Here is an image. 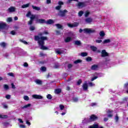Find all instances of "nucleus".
I'll return each instance as SVG.
<instances>
[{"label": "nucleus", "instance_id": "1", "mask_svg": "<svg viewBox=\"0 0 128 128\" xmlns=\"http://www.w3.org/2000/svg\"><path fill=\"white\" fill-rule=\"evenodd\" d=\"M44 36V32H40L38 34V36H34V40L37 42L38 46H40V50H48V48L44 46V40H48V37L42 36Z\"/></svg>", "mask_w": 128, "mask_h": 128}, {"label": "nucleus", "instance_id": "2", "mask_svg": "<svg viewBox=\"0 0 128 128\" xmlns=\"http://www.w3.org/2000/svg\"><path fill=\"white\" fill-rule=\"evenodd\" d=\"M84 32V34H94L96 30L92 28H85L84 30L80 28L79 30V32L82 34Z\"/></svg>", "mask_w": 128, "mask_h": 128}, {"label": "nucleus", "instance_id": "3", "mask_svg": "<svg viewBox=\"0 0 128 128\" xmlns=\"http://www.w3.org/2000/svg\"><path fill=\"white\" fill-rule=\"evenodd\" d=\"M26 16H27V18H30V20L28 22V24L32 26V22H34V20L36 18V15L32 14V12H30V11H28L26 14Z\"/></svg>", "mask_w": 128, "mask_h": 128}, {"label": "nucleus", "instance_id": "4", "mask_svg": "<svg viewBox=\"0 0 128 128\" xmlns=\"http://www.w3.org/2000/svg\"><path fill=\"white\" fill-rule=\"evenodd\" d=\"M68 12V10H60L59 12H58V16H61V18H64V16H66V14Z\"/></svg>", "mask_w": 128, "mask_h": 128}, {"label": "nucleus", "instance_id": "5", "mask_svg": "<svg viewBox=\"0 0 128 128\" xmlns=\"http://www.w3.org/2000/svg\"><path fill=\"white\" fill-rule=\"evenodd\" d=\"M68 26V28H76V26H78V23L75 22L73 24H72L70 23H68L67 24Z\"/></svg>", "mask_w": 128, "mask_h": 128}, {"label": "nucleus", "instance_id": "6", "mask_svg": "<svg viewBox=\"0 0 128 128\" xmlns=\"http://www.w3.org/2000/svg\"><path fill=\"white\" fill-rule=\"evenodd\" d=\"M87 6L88 4H86V2H78L77 6L79 8H84Z\"/></svg>", "mask_w": 128, "mask_h": 128}, {"label": "nucleus", "instance_id": "7", "mask_svg": "<svg viewBox=\"0 0 128 128\" xmlns=\"http://www.w3.org/2000/svg\"><path fill=\"white\" fill-rule=\"evenodd\" d=\"M110 56V54L108 53V52H106V50H102L101 56L102 58H106V56Z\"/></svg>", "mask_w": 128, "mask_h": 128}, {"label": "nucleus", "instance_id": "8", "mask_svg": "<svg viewBox=\"0 0 128 128\" xmlns=\"http://www.w3.org/2000/svg\"><path fill=\"white\" fill-rule=\"evenodd\" d=\"M98 118L94 114H92L90 116V122H94V120H96Z\"/></svg>", "mask_w": 128, "mask_h": 128}, {"label": "nucleus", "instance_id": "9", "mask_svg": "<svg viewBox=\"0 0 128 128\" xmlns=\"http://www.w3.org/2000/svg\"><path fill=\"white\" fill-rule=\"evenodd\" d=\"M82 87L84 90H88V82H85V83H84L82 84Z\"/></svg>", "mask_w": 128, "mask_h": 128}, {"label": "nucleus", "instance_id": "10", "mask_svg": "<svg viewBox=\"0 0 128 128\" xmlns=\"http://www.w3.org/2000/svg\"><path fill=\"white\" fill-rule=\"evenodd\" d=\"M33 98H35L36 100H42V96L40 95L34 94L32 96Z\"/></svg>", "mask_w": 128, "mask_h": 128}, {"label": "nucleus", "instance_id": "11", "mask_svg": "<svg viewBox=\"0 0 128 128\" xmlns=\"http://www.w3.org/2000/svg\"><path fill=\"white\" fill-rule=\"evenodd\" d=\"M98 68V64H94L90 68V70H96Z\"/></svg>", "mask_w": 128, "mask_h": 128}, {"label": "nucleus", "instance_id": "12", "mask_svg": "<svg viewBox=\"0 0 128 128\" xmlns=\"http://www.w3.org/2000/svg\"><path fill=\"white\" fill-rule=\"evenodd\" d=\"M85 22H87V24H90V22H92V18H88L85 20Z\"/></svg>", "mask_w": 128, "mask_h": 128}, {"label": "nucleus", "instance_id": "13", "mask_svg": "<svg viewBox=\"0 0 128 128\" xmlns=\"http://www.w3.org/2000/svg\"><path fill=\"white\" fill-rule=\"evenodd\" d=\"M8 10L10 12H16V8L10 6V8H8Z\"/></svg>", "mask_w": 128, "mask_h": 128}, {"label": "nucleus", "instance_id": "14", "mask_svg": "<svg viewBox=\"0 0 128 128\" xmlns=\"http://www.w3.org/2000/svg\"><path fill=\"white\" fill-rule=\"evenodd\" d=\"M37 22H38L39 24H46V21L44 19H38L37 20Z\"/></svg>", "mask_w": 128, "mask_h": 128}, {"label": "nucleus", "instance_id": "15", "mask_svg": "<svg viewBox=\"0 0 128 128\" xmlns=\"http://www.w3.org/2000/svg\"><path fill=\"white\" fill-rule=\"evenodd\" d=\"M54 20L52 19H50L46 21V23L47 24H54Z\"/></svg>", "mask_w": 128, "mask_h": 128}, {"label": "nucleus", "instance_id": "16", "mask_svg": "<svg viewBox=\"0 0 128 128\" xmlns=\"http://www.w3.org/2000/svg\"><path fill=\"white\" fill-rule=\"evenodd\" d=\"M64 42H72V37L68 36L64 39Z\"/></svg>", "mask_w": 128, "mask_h": 128}, {"label": "nucleus", "instance_id": "17", "mask_svg": "<svg viewBox=\"0 0 128 128\" xmlns=\"http://www.w3.org/2000/svg\"><path fill=\"white\" fill-rule=\"evenodd\" d=\"M32 106V104H26V105L21 107V108L22 110H24V108H30V106Z\"/></svg>", "mask_w": 128, "mask_h": 128}, {"label": "nucleus", "instance_id": "18", "mask_svg": "<svg viewBox=\"0 0 128 128\" xmlns=\"http://www.w3.org/2000/svg\"><path fill=\"white\" fill-rule=\"evenodd\" d=\"M32 8L33 10H38V12L40 10V8L36 6H34V5H32Z\"/></svg>", "mask_w": 128, "mask_h": 128}, {"label": "nucleus", "instance_id": "19", "mask_svg": "<svg viewBox=\"0 0 128 128\" xmlns=\"http://www.w3.org/2000/svg\"><path fill=\"white\" fill-rule=\"evenodd\" d=\"M56 26L58 28L64 30V28H62V26L60 24H56Z\"/></svg>", "mask_w": 128, "mask_h": 128}, {"label": "nucleus", "instance_id": "20", "mask_svg": "<svg viewBox=\"0 0 128 128\" xmlns=\"http://www.w3.org/2000/svg\"><path fill=\"white\" fill-rule=\"evenodd\" d=\"M88 128H98V124H94L92 126H90Z\"/></svg>", "mask_w": 128, "mask_h": 128}, {"label": "nucleus", "instance_id": "21", "mask_svg": "<svg viewBox=\"0 0 128 128\" xmlns=\"http://www.w3.org/2000/svg\"><path fill=\"white\" fill-rule=\"evenodd\" d=\"M35 82L37 84H42V81L41 80H36L35 81Z\"/></svg>", "mask_w": 128, "mask_h": 128}, {"label": "nucleus", "instance_id": "22", "mask_svg": "<svg viewBox=\"0 0 128 128\" xmlns=\"http://www.w3.org/2000/svg\"><path fill=\"white\" fill-rule=\"evenodd\" d=\"M74 44L76 46H80L82 44V42H80V40H75L74 41Z\"/></svg>", "mask_w": 128, "mask_h": 128}, {"label": "nucleus", "instance_id": "23", "mask_svg": "<svg viewBox=\"0 0 128 128\" xmlns=\"http://www.w3.org/2000/svg\"><path fill=\"white\" fill-rule=\"evenodd\" d=\"M90 49L92 52H96V50H98V48L94 46H90Z\"/></svg>", "mask_w": 128, "mask_h": 128}, {"label": "nucleus", "instance_id": "24", "mask_svg": "<svg viewBox=\"0 0 128 128\" xmlns=\"http://www.w3.org/2000/svg\"><path fill=\"white\" fill-rule=\"evenodd\" d=\"M62 92V90L60 88H57L55 90V93H56L57 94H60Z\"/></svg>", "mask_w": 128, "mask_h": 128}, {"label": "nucleus", "instance_id": "25", "mask_svg": "<svg viewBox=\"0 0 128 128\" xmlns=\"http://www.w3.org/2000/svg\"><path fill=\"white\" fill-rule=\"evenodd\" d=\"M28 6H30V3L22 5V8H28Z\"/></svg>", "mask_w": 128, "mask_h": 128}, {"label": "nucleus", "instance_id": "26", "mask_svg": "<svg viewBox=\"0 0 128 128\" xmlns=\"http://www.w3.org/2000/svg\"><path fill=\"white\" fill-rule=\"evenodd\" d=\"M55 52L57 54H62V52L60 51V49H58V48L56 49Z\"/></svg>", "mask_w": 128, "mask_h": 128}, {"label": "nucleus", "instance_id": "27", "mask_svg": "<svg viewBox=\"0 0 128 128\" xmlns=\"http://www.w3.org/2000/svg\"><path fill=\"white\" fill-rule=\"evenodd\" d=\"M109 42H110V39H106L104 40L103 42V44H109Z\"/></svg>", "mask_w": 128, "mask_h": 128}, {"label": "nucleus", "instance_id": "28", "mask_svg": "<svg viewBox=\"0 0 128 128\" xmlns=\"http://www.w3.org/2000/svg\"><path fill=\"white\" fill-rule=\"evenodd\" d=\"M82 60H77L74 62V64H80V62H82Z\"/></svg>", "mask_w": 128, "mask_h": 128}, {"label": "nucleus", "instance_id": "29", "mask_svg": "<svg viewBox=\"0 0 128 128\" xmlns=\"http://www.w3.org/2000/svg\"><path fill=\"white\" fill-rule=\"evenodd\" d=\"M8 118V115L0 114V118Z\"/></svg>", "mask_w": 128, "mask_h": 128}, {"label": "nucleus", "instance_id": "30", "mask_svg": "<svg viewBox=\"0 0 128 128\" xmlns=\"http://www.w3.org/2000/svg\"><path fill=\"white\" fill-rule=\"evenodd\" d=\"M81 56H88V52H82L81 53Z\"/></svg>", "mask_w": 128, "mask_h": 128}, {"label": "nucleus", "instance_id": "31", "mask_svg": "<svg viewBox=\"0 0 128 128\" xmlns=\"http://www.w3.org/2000/svg\"><path fill=\"white\" fill-rule=\"evenodd\" d=\"M92 57L90 56H88L86 58V61L90 62H92Z\"/></svg>", "mask_w": 128, "mask_h": 128}, {"label": "nucleus", "instance_id": "32", "mask_svg": "<svg viewBox=\"0 0 128 128\" xmlns=\"http://www.w3.org/2000/svg\"><path fill=\"white\" fill-rule=\"evenodd\" d=\"M82 82V79H80L76 82L77 86H80Z\"/></svg>", "mask_w": 128, "mask_h": 128}, {"label": "nucleus", "instance_id": "33", "mask_svg": "<svg viewBox=\"0 0 128 128\" xmlns=\"http://www.w3.org/2000/svg\"><path fill=\"white\" fill-rule=\"evenodd\" d=\"M105 35H106V34L104 33V31L100 32V36L104 37Z\"/></svg>", "mask_w": 128, "mask_h": 128}, {"label": "nucleus", "instance_id": "34", "mask_svg": "<svg viewBox=\"0 0 128 128\" xmlns=\"http://www.w3.org/2000/svg\"><path fill=\"white\" fill-rule=\"evenodd\" d=\"M0 45L2 48H6V42H2V43H0Z\"/></svg>", "mask_w": 128, "mask_h": 128}, {"label": "nucleus", "instance_id": "35", "mask_svg": "<svg viewBox=\"0 0 128 128\" xmlns=\"http://www.w3.org/2000/svg\"><path fill=\"white\" fill-rule=\"evenodd\" d=\"M36 30V27H34V26H31L30 27V30L31 32H32V30Z\"/></svg>", "mask_w": 128, "mask_h": 128}, {"label": "nucleus", "instance_id": "36", "mask_svg": "<svg viewBox=\"0 0 128 128\" xmlns=\"http://www.w3.org/2000/svg\"><path fill=\"white\" fill-rule=\"evenodd\" d=\"M46 98L48 100H52V96L50 95V94H48L46 96Z\"/></svg>", "mask_w": 128, "mask_h": 128}, {"label": "nucleus", "instance_id": "37", "mask_svg": "<svg viewBox=\"0 0 128 128\" xmlns=\"http://www.w3.org/2000/svg\"><path fill=\"white\" fill-rule=\"evenodd\" d=\"M10 34H12V36H16V31L14 30H12L10 32Z\"/></svg>", "mask_w": 128, "mask_h": 128}, {"label": "nucleus", "instance_id": "38", "mask_svg": "<svg viewBox=\"0 0 128 128\" xmlns=\"http://www.w3.org/2000/svg\"><path fill=\"white\" fill-rule=\"evenodd\" d=\"M24 100H30V98H28V96H24Z\"/></svg>", "mask_w": 128, "mask_h": 128}, {"label": "nucleus", "instance_id": "39", "mask_svg": "<svg viewBox=\"0 0 128 128\" xmlns=\"http://www.w3.org/2000/svg\"><path fill=\"white\" fill-rule=\"evenodd\" d=\"M20 42H22L24 44H28V42H26V41L23 40L22 39H20Z\"/></svg>", "mask_w": 128, "mask_h": 128}, {"label": "nucleus", "instance_id": "40", "mask_svg": "<svg viewBox=\"0 0 128 128\" xmlns=\"http://www.w3.org/2000/svg\"><path fill=\"white\" fill-rule=\"evenodd\" d=\"M40 70L42 72H46V68L45 66H42L41 67Z\"/></svg>", "mask_w": 128, "mask_h": 128}, {"label": "nucleus", "instance_id": "41", "mask_svg": "<svg viewBox=\"0 0 128 128\" xmlns=\"http://www.w3.org/2000/svg\"><path fill=\"white\" fill-rule=\"evenodd\" d=\"M55 8L57 10H60V8H62V6H60V5L58 6H56Z\"/></svg>", "mask_w": 128, "mask_h": 128}, {"label": "nucleus", "instance_id": "42", "mask_svg": "<svg viewBox=\"0 0 128 128\" xmlns=\"http://www.w3.org/2000/svg\"><path fill=\"white\" fill-rule=\"evenodd\" d=\"M7 22H12V18H7Z\"/></svg>", "mask_w": 128, "mask_h": 128}, {"label": "nucleus", "instance_id": "43", "mask_svg": "<svg viewBox=\"0 0 128 128\" xmlns=\"http://www.w3.org/2000/svg\"><path fill=\"white\" fill-rule=\"evenodd\" d=\"M78 14L79 16H82V14H84V12L83 11H80Z\"/></svg>", "mask_w": 128, "mask_h": 128}, {"label": "nucleus", "instance_id": "44", "mask_svg": "<svg viewBox=\"0 0 128 128\" xmlns=\"http://www.w3.org/2000/svg\"><path fill=\"white\" fill-rule=\"evenodd\" d=\"M60 110H62L64 108V106L62 104H60L59 106Z\"/></svg>", "mask_w": 128, "mask_h": 128}, {"label": "nucleus", "instance_id": "45", "mask_svg": "<svg viewBox=\"0 0 128 128\" xmlns=\"http://www.w3.org/2000/svg\"><path fill=\"white\" fill-rule=\"evenodd\" d=\"M118 120H119L118 116V114H116L115 116V120L117 122H118Z\"/></svg>", "mask_w": 128, "mask_h": 128}, {"label": "nucleus", "instance_id": "46", "mask_svg": "<svg viewBox=\"0 0 128 128\" xmlns=\"http://www.w3.org/2000/svg\"><path fill=\"white\" fill-rule=\"evenodd\" d=\"M4 88L5 90H8V88H10L8 85V84H4Z\"/></svg>", "mask_w": 128, "mask_h": 128}, {"label": "nucleus", "instance_id": "47", "mask_svg": "<svg viewBox=\"0 0 128 128\" xmlns=\"http://www.w3.org/2000/svg\"><path fill=\"white\" fill-rule=\"evenodd\" d=\"M88 16H90V12L86 11L85 12V16H86V18H88Z\"/></svg>", "mask_w": 128, "mask_h": 128}, {"label": "nucleus", "instance_id": "48", "mask_svg": "<svg viewBox=\"0 0 128 128\" xmlns=\"http://www.w3.org/2000/svg\"><path fill=\"white\" fill-rule=\"evenodd\" d=\"M8 74V76H12L13 78L14 77V75L12 72H9Z\"/></svg>", "mask_w": 128, "mask_h": 128}, {"label": "nucleus", "instance_id": "49", "mask_svg": "<svg viewBox=\"0 0 128 128\" xmlns=\"http://www.w3.org/2000/svg\"><path fill=\"white\" fill-rule=\"evenodd\" d=\"M58 4H59V6H62L64 4V2L62 1H59L58 2Z\"/></svg>", "mask_w": 128, "mask_h": 128}, {"label": "nucleus", "instance_id": "50", "mask_svg": "<svg viewBox=\"0 0 128 128\" xmlns=\"http://www.w3.org/2000/svg\"><path fill=\"white\" fill-rule=\"evenodd\" d=\"M112 112H114V110H107V114H112Z\"/></svg>", "mask_w": 128, "mask_h": 128}, {"label": "nucleus", "instance_id": "51", "mask_svg": "<svg viewBox=\"0 0 128 128\" xmlns=\"http://www.w3.org/2000/svg\"><path fill=\"white\" fill-rule=\"evenodd\" d=\"M68 68H72V64H69L68 65Z\"/></svg>", "mask_w": 128, "mask_h": 128}, {"label": "nucleus", "instance_id": "52", "mask_svg": "<svg viewBox=\"0 0 128 128\" xmlns=\"http://www.w3.org/2000/svg\"><path fill=\"white\" fill-rule=\"evenodd\" d=\"M98 76H95L94 77L92 78L91 79V82H94V80H96V78H98Z\"/></svg>", "mask_w": 128, "mask_h": 128}, {"label": "nucleus", "instance_id": "53", "mask_svg": "<svg viewBox=\"0 0 128 128\" xmlns=\"http://www.w3.org/2000/svg\"><path fill=\"white\" fill-rule=\"evenodd\" d=\"M96 44H100L101 42H102V40H96Z\"/></svg>", "mask_w": 128, "mask_h": 128}, {"label": "nucleus", "instance_id": "54", "mask_svg": "<svg viewBox=\"0 0 128 128\" xmlns=\"http://www.w3.org/2000/svg\"><path fill=\"white\" fill-rule=\"evenodd\" d=\"M24 66L25 68H28V64L27 62H24Z\"/></svg>", "mask_w": 128, "mask_h": 128}, {"label": "nucleus", "instance_id": "55", "mask_svg": "<svg viewBox=\"0 0 128 128\" xmlns=\"http://www.w3.org/2000/svg\"><path fill=\"white\" fill-rule=\"evenodd\" d=\"M56 34L57 36H58V35L60 34V32L59 30H56Z\"/></svg>", "mask_w": 128, "mask_h": 128}, {"label": "nucleus", "instance_id": "56", "mask_svg": "<svg viewBox=\"0 0 128 128\" xmlns=\"http://www.w3.org/2000/svg\"><path fill=\"white\" fill-rule=\"evenodd\" d=\"M11 86L12 88H14V90L16 88V86H14V83H12Z\"/></svg>", "mask_w": 128, "mask_h": 128}, {"label": "nucleus", "instance_id": "57", "mask_svg": "<svg viewBox=\"0 0 128 128\" xmlns=\"http://www.w3.org/2000/svg\"><path fill=\"white\" fill-rule=\"evenodd\" d=\"M73 100L75 102H78V98H73Z\"/></svg>", "mask_w": 128, "mask_h": 128}, {"label": "nucleus", "instance_id": "58", "mask_svg": "<svg viewBox=\"0 0 128 128\" xmlns=\"http://www.w3.org/2000/svg\"><path fill=\"white\" fill-rule=\"evenodd\" d=\"M96 105V102H92L90 104L91 106H94Z\"/></svg>", "mask_w": 128, "mask_h": 128}, {"label": "nucleus", "instance_id": "59", "mask_svg": "<svg viewBox=\"0 0 128 128\" xmlns=\"http://www.w3.org/2000/svg\"><path fill=\"white\" fill-rule=\"evenodd\" d=\"M128 86V82H126L124 84V88H126Z\"/></svg>", "mask_w": 128, "mask_h": 128}, {"label": "nucleus", "instance_id": "60", "mask_svg": "<svg viewBox=\"0 0 128 128\" xmlns=\"http://www.w3.org/2000/svg\"><path fill=\"white\" fill-rule=\"evenodd\" d=\"M6 98H7V100H10V95H6Z\"/></svg>", "mask_w": 128, "mask_h": 128}, {"label": "nucleus", "instance_id": "61", "mask_svg": "<svg viewBox=\"0 0 128 128\" xmlns=\"http://www.w3.org/2000/svg\"><path fill=\"white\" fill-rule=\"evenodd\" d=\"M128 98H124L122 99L123 102H128Z\"/></svg>", "mask_w": 128, "mask_h": 128}, {"label": "nucleus", "instance_id": "62", "mask_svg": "<svg viewBox=\"0 0 128 128\" xmlns=\"http://www.w3.org/2000/svg\"><path fill=\"white\" fill-rule=\"evenodd\" d=\"M112 116H114V115L112 114H108V118H112Z\"/></svg>", "mask_w": 128, "mask_h": 128}, {"label": "nucleus", "instance_id": "63", "mask_svg": "<svg viewBox=\"0 0 128 128\" xmlns=\"http://www.w3.org/2000/svg\"><path fill=\"white\" fill-rule=\"evenodd\" d=\"M26 124H28V126H30V122L28 120L26 121Z\"/></svg>", "mask_w": 128, "mask_h": 128}, {"label": "nucleus", "instance_id": "64", "mask_svg": "<svg viewBox=\"0 0 128 128\" xmlns=\"http://www.w3.org/2000/svg\"><path fill=\"white\" fill-rule=\"evenodd\" d=\"M20 128H26V126L23 125V124H20Z\"/></svg>", "mask_w": 128, "mask_h": 128}]
</instances>
